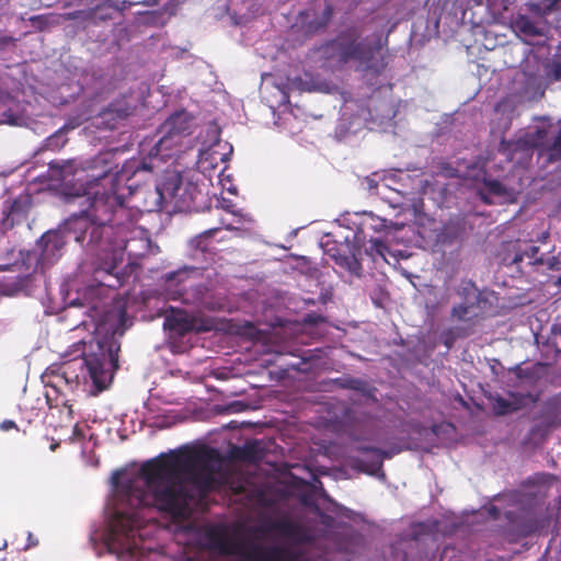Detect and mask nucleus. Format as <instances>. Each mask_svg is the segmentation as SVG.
I'll return each mask as SVG.
<instances>
[{
	"mask_svg": "<svg viewBox=\"0 0 561 561\" xmlns=\"http://www.w3.org/2000/svg\"><path fill=\"white\" fill-rule=\"evenodd\" d=\"M219 459L217 449L205 447L170 451L144 462L139 469V477L144 480L145 486L136 485L131 479L121 485L123 502L128 504L131 511L116 512L108 548L113 549L116 535L121 534L126 539L134 535L140 524L138 508H154L173 520L187 519L192 513L194 494L181 480V476L185 474L201 491H210L215 484L214 463Z\"/></svg>",
	"mask_w": 561,
	"mask_h": 561,
	"instance_id": "1",
	"label": "nucleus"
},
{
	"mask_svg": "<svg viewBox=\"0 0 561 561\" xmlns=\"http://www.w3.org/2000/svg\"><path fill=\"white\" fill-rule=\"evenodd\" d=\"M116 168L111 152H103L84 161L67 160L49 163V170L61 182L64 194L71 197H82L95 190L115 188V186L134 183V175L152 170V165L146 161L129 163L121 170H115Z\"/></svg>",
	"mask_w": 561,
	"mask_h": 561,
	"instance_id": "2",
	"label": "nucleus"
},
{
	"mask_svg": "<svg viewBox=\"0 0 561 561\" xmlns=\"http://www.w3.org/2000/svg\"><path fill=\"white\" fill-rule=\"evenodd\" d=\"M131 195H145V191L130 183L115 188L95 190L84 195L90 202L89 208L71 217L84 218L89 222L85 245L90 251H94L110 236L117 234V230L123 227L117 217L126 214L125 201Z\"/></svg>",
	"mask_w": 561,
	"mask_h": 561,
	"instance_id": "3",
	"label": "nucleus"
},
{
	"mask_svg": "<svg viewBox=\"0 0 561 561\" xmlns=\"http://www.w3.org/2000/svg\"><path fill=\"white\" fill-rule=\"evenodd\" d=\"M149 250V239L125 240L123 238V227H121L117 234L110 236L92 251L95 255L93 262L94 279L111 288L122 286L123 279L117 272V267L122 264L124 254L127 253L129 257L140 259L147 255Z\"/></svg>",
	"mask_w": 561,
	"mask_h": 561,
	"instance_id": "4",
	"label": "nucleus"
},
{
	"mask_svg": "<svg viewBox=\"0 0 561 561\" xmlns=\"http://www.w3.org/2000/svg\"><path fill=\"white\" fill-rule=\"evenodd\" d=\"M144 191L145 197L150 196L142 205L146 211L160 210L164 203H173L180 211H192L197 209L201 195L198 186L175 170H167L153 191Z\"/></svg>",
	"mask_w": 561,
	"mask_h": 561,
	"instance_id": "5",
	"label": "nucleus"
},
{
	"mask_svg": "<svg viewBox=\"0 0 561 561\" xmlns=\"http://www.w3.org/2000/svg\"><path fill=\"white\" fill-rule=\"evenodd\" d=\"M209 548L220 556H234L239 561H302V556L283 546H265L234 539L224 531H210Z\"/></svg>",
	"mask_w": 561,
	"mask_h": 561,
	"instance_id": "6",
	"label": "nucleus"
},
{
	"mask_svg": "<svg viewBox=\"0 0 561 561\" xmlns=\"http://www.w3.org/2000/svg\"><path fill=\"white\" fill-rule=\"evenodd\" d=\"M209 548L220 556H234L239 561H302V556L283 546H265L234 539L224 531H210Z\"/></svg>",
	"mask_w": 561,
	"mask_h": 561,
	"instance_id": "7",
	"label": "nucleus"
},
{
	"mask_svg": "<svg viewBox=\"0 0 561 561\" xmlns=\"http://www.w3.org/2000/svg\"><path fill=\"white\" fill-rule=\"evenodd\" d=\"M88 227L89 222L84 218L70 217L58 229L45 232L37 242L42 261L47 263L56 261L69 239L81 244L88 242Z\"/></svg>",
	"mask_w": 561,
	"mask_h": 561,
	"instance_id": "8",
	"label": "nucleus"
},
{
	"mask_svg": "<svg viewBox=\"0 0 561 561\" xmlns=\"http://www.w3.org/2000/svg\"><path fill=\"white\" fill-rule=\"evenodd\" d=\"M260 530L266 535H275L279 539L284 540L286 545H282L295 552V547H301L312 543L317 536L313 527L308 523L299 519H294L288 516L265 520ZM299 553V551H298ZM302 561H305L304 553Z\"/></svg>",
	"mask_w": 561,
	"mask_h": 561,
	"instance_id": "9",
	"label": "nucleus"
},
{
	"mask_svg": "<svg viewBox=\"0 0 561 561\" xmlns=\"http://www.w3.org/2000/svg\"><path fill=\"white\" fill-rule=\"evenodd\" d=\"M339 55L343 62H356L360 71L379 75L387 67L385 56L381 55V45L367 39H353L341 44Z\"/></svg>",
	"mask_w": 561,
	"mask_h": 561,
	"instance_id": "10",
	"label": "nucleus"
},
{
	"mask_svg": "<svg viewBox=\"0 0 561 561\" xmlns=\"http://www.w3.org/2000/svg\"><path fill=\"white\" fill-rule=\"evenodd\" d=\"M192 116L185 111L171 115L162 125L164 135L151 149L150 157H171L172 150L182 146V139L192 134Z\"/></svg>",
	"mask_w": 561,
	"mask_h": 561,
	"instance_id": "11",
	"label": "nucleus"
},
{
	"mask_svg": "<svg viewBox=\"0 0 561 561\" xmlns=\"http://www.w3.org/2000/svg\"><path fill=\"white\" fill-rule=\"evenodd\" d=\"M463 301L453 307L451 317L459 321H472L479 317L481 293L473 282H463L460 287Z\"/></svg>",
	"mask_w": 561,
	"mask_h": 561,
	"instance_id": "12",
	"label": "nucleus"
},
{
	"mask_svg": "<svg viewBox=\"0 0 561 561\" xmlns=\"http://www.w3.org/2000/svg\"><path fill=\"white\" fill-rule=\"evenodd\" d=\"M137 104L138 101L133 93L122 94L112 101L107 107L100 113V116L110 128H115L117 121L125 119L134 114Z\"/></svg>",
	"mask_w": 561,
	"mask_h": 561,
	"instance_id": "13",
	"label": "nucleus"
},
{
	"mask_svg": "<svg viewBox=\"0 0 561 561\" xmlns=\"http://www.w3.org/2000/svg\"><path fill=\"white\" fill-rule=\"evenodd\" d=\"M267 448L263 440L248 439L241 446L231 445L228 450V458L231 461L257 465L265 458Z\"/></svg>",
	"mask_w": 561,
	"mask_h": 561,
	"instance_id": "14",
	"label": "nucleus"
},
{
	"mask_svg": "<svg viewBox=\"0 0 561 561\" xmlns=\"http://www.w3.org/2000/svg\"><path fill=\"white\" fill-rule=\"evenodd\" d=\"M169 325L180 335H185L190 332H206L211 329V323L190 316L186 312H179L168 318Z\"/></svg>",
	"mask_w": 561,
	"mask_h": 561,
	"instance_id": "15",
	"label": "nucleus"
},
{
	"mask_svg": "<svg viewBox=\"0 0 561 561\" xmlns=\"http://www.w3.org/2000/svg\"><path fill=\"white\" fill-rule=\"evenodd\" d=\"M386 228L387 225L385 219L374 216L373 214L366 215L354 234L355 248L359 251L360 248L366 245V241L369 236H373V233L376 232H381L386 230Z\"/></svg>",
	"mask_w": 561,
	"mask_h": 561,
	"instance_id": "16",
	"label": "nucleus"
},
{
	"mask_svg": "<svg viewBox=\"0 0 561 561\" xmlns=\"http://www.w3.org/2000/svg\"><path fill=\"white\" fill-rule=\"evenodd\" d=\"M83 363L87 366L90 378L99 390L105 388L106 375L105 369V356H98L94 354L87 355L83 358Z\"/></svg>",
	"mask_w": 561,
	"mask_h": 561,
	"instance_id": "17",
	"label": "nucleus"
},
{
	"mask_svg": "<svg viewBox=\"0 0 561 561\" xmlns=\"http://www.w3.org/2000/svg\"><path fill=\"white\" fill-rule=\"evenodd\" d=\"M514 31L517 34L536 37L541 35V31L536 23L527 15H518L512 23Z\"/></svg>",
	"mask_w": 561,
	"mask_h": 561,
	"instance_id": "18",
	"label": "nucleus"
},
{
	"mask_svg": "<svg viewBox=\"0 0 561 561\" xmlns=\"http://www.w3.org/2000/svg\"><path fill=\"white\" fill-rule=\"evenodd\" d=\"M514 398V401H508L502 397H497L493 403V411L496 415H506L508 413L515 412L523 407V396L517 398L516 394L511 393Z\"/></svg>",
	"mask_w": 561,
	"mask_h": 561,
	"instance_id": "19",
	"label": "nucleus"
},
{
	"mask_svg": "<svg viewBox=\"0 0 561 561\" xmlns=\"http://www.w3.org/2000/svg\"><path fill=\"white\" fill-rule=\"evenodd\" d=\"M219 230L220 227H215L203 231L190 241L191 248L203 253L208 252L210 250L211 239Z\"/></svg>",
	"mask_w": 561,
	"mask_h": 561,
	"instance_id": "20",
	"label": "nucleus"
},
{
	"mask_svg": "<svg viewBox=\"0 0 561 561\" xmlns=\"http://www.w3.org/2000/svg\"><path fill=\"white\" fill-rule=\"evenodd\" d=\"M334 385L341 389L354 390L365 393L368 389V383L360 378L342 377L333 380Z\"/></svg>",
	"mask_w": 561,
	"mask_h": 561,
	"instance_id": "21",
	"label": "nucleus"
},
{
	"mask_svg": "<svg viewBox=\"0 0 561 561\" xmlns=\"http://www.w3.org/2000/svg\"><path fill=\"white\" fill-rule=\"evenodd\" d=\"M356 450L358 453H362V454L371 453V454H375L377 456V460L371 463L370 472L379 470L381 468V466H382V460L385 458H391L392 457V453L383 450V449L375 447V446H370V445H358L356 447Z\"/></svg>",
	"mask_w": 561,
	"mask_h": 561,
	"instance_id": "22",
	"label": "nucleus"
},
{
	"mask_svg": "<svg viewBox=\"0 0 561 561\" xmlns=\"http://www.w3.org/2000/svg\"><path fill=\"white\" fill-rule=\"evenodd\" d=\"M332 13L333 10L331 5H325L319 18L307 22L308 32H318L319 30L324 28L329 24Z\"/></svg>",
	"mask_w": 561,
	"mask_h": 561,
	"instance_id": "23",
	"label": "nucleus"
},
{
	"mask_svg": "<svg viewBox=\"0 0 561 561\" xmlns=\"http://www.w3.org/2000/svg\"><path fill=\"white\" fill-rule=\"evenodd\" d=\"M366 242H369V247L365 248V252L369 256L375 257L376 255H379L385 257L386 253L388 252V245L383 240L380 238H375L374 236H369Z\"/></svg>",
	"mask_w": 561,
	"mask_h": 561,
	"instance_id": "24",
	"label": "nucleus"
},
{
	"mask_svg": "<svg viewBox=\"0 0 561 561\" xmlns=\"http://www.w3.org/2000/svg\"><path fill=\"white\" fill-rule=\"evenodd\" d=\"M485 191L488 194L493 196L510 198L512 196L511 190H508L503 183L497 180H491L485 182Z\"/></svg>",
	"mask_w": 561,
	"mask_h": 561,
	"instance_id": "25",
	"label": "nucleus"
},
{
	"mask_svg": "<svg viewBox=\"0 0 561 561\" xmlns=\"http://www.w3.org/2000/svg\"><path fill=\"white\" fill-rule=\"evenodd\" d=\"M339 264L354 276L359 277L362 275L363 267L359 261L355 257V254L342 257Z\"/></svg>",
	"mask_w": 561,
	"mask_h": 561,
	"instance_id": "26",
	"label": "nucleus"
},
{
	"mask_svg": "<svg viewBox=\"0 0 561 561\" xmlns=\"http://www.w3.org/2000/svg\"><path fill=\"white\" fill-rule=\"evenodd\" d=\"M546 73L548 78L554 81L561 80V54L556 55V57L546 65Z\"/></svg>",
	"mask_w": 561,
	"mask_h": 561,
	"instance_id": "27",
	"label": "nucleus"
},
{
	"mask_svg": "<svg viewBox=\"0 0 561 561\" xmlns=\"http://www.w3.org/2000/svg\"><path fill=\"white\" fill-rule=\"evenodd\" d=\"M7 220H11L13 225L15 220H20V217L25 216V209L22 202L15 199L9 207V210L4 213Z\"/></svg>",
	"mask_w": 561,
	"mask_h": 561,
	"instance_id": "28",
	"label": "nucleus"
},
{
	"mask_svg": "<svg viewBox=\"0 0 561 561\" xmlns=\"http://www.w3.org/2000/svg\"><path fill=\"white\" fill-rule=\"evenodd\" d=\"M28 283H30L28 276L19 277L18 282L4 285L3 291L7 295H14V294L23 290L27 286Z\"/></svg>",
	"mask_w": 561,
	"mask_h": 561,
	"instance_id": "29",
	"label": "nucleus"
},
{
	"mask_svg": "<svg viewBox=\"0 0 561 561\" xmlns=\"http://www.w3.org/2000/svg\"><path fill=\"white\" fill-rule=\"evenodd\" d=\"M549 158L551 161H561V126L552 145L549 147Z\"/></svg>",
	"mask_w": 561,
	"mask_h": 561,
	"instance_id": "30",
	"label": "nucleus"
},
{
	"mask_svg": "<svg viewBox=\"0 0 561 561\" xmlns=\"http://www.w3.org/2000/svg\"><path fill=\"white\" fill-rule=\"evenodd\" d=\"M30 22L36 26L38 31H45L48 26V20L44 15H34L30 18Z\"/></svg>",
	"mask_w": 561,
	"mask_h": 561,
	"instance_id": "31",
	"label": "nucleus"
},
{
	"mask_svg": "<svg viewBox=\"0 0 561 561\" xmlns=\"http://www.w3.org/2000/svg\"><path fill=\"white\" fill-rule=\"evenodd\" d=\"M324 322H325V318L323 316L314 313V312L307 313L304 317V323H306V324L317 325V324L324 323Z\"/></svg>",
	"mask_w": 561,
	"mask_h": 561,
	"instance_id": "32",
	"label": "nucleus"
},
{
	"mask_svg": "<svg viewBox=\"0 0 561 561\" xmlns=\"http://www.w3.org/2000/svg\"><path fill=\"white\" fill-rule=\"evenodd\" d=\"M539 252V248L536 245H530L528 250L525 251V255H527L529 259L534 260V263L536 264H542L543 260L540 257H537V254Z\"/></svg>",
	"mask_w": 561,
	"mask_h": 561,
	"instance_id": "33",
	"label": "nucleus"
},
{
	"mask_svg": "<svg viewBox=\"0 0 561 561\" xmlns=\"http://www.w3.org/2000/svg\"><path fill=\"white\" fill-rule=\"evenodd\" d=\"M0 427L3 430V431H9L11 428H14L16 427V424L11 421V420H5L1 423Z\"/></svg>",
	"mask_w": 561,
	"mask_h": 561,
	"instance_id": "34",
	"label": "nucleus"
},
{
	"mask_svg": "<svg viewBox=\"0 0 561 561\" xmlns=\"http://www.w3.org/2000/svg\"><path fill=\"white\" fill-rule=\"evenodd\" d=\"M27 539H28V542H27L26 548L36 547L38 545V539L34 538L31 533H28Z\"/></svg>",
	"mask_w": 561,
	"mask_h": 561,
	"instance_id": "35",
	"label": "nucleus"
},
{
	"mask_svg": "<svg viewBox=\"0 0 561 561\" xmlns=\"http://www.w3.org/2000/svg\"><path fill=\"white\" fill-rule=\"evenodd\" d=\"M110 358H111V362H112L113 366L115 368H117L118 367V365H117V355L113 354L112 351H110Z\"/></svg>",
	"mask_w": 561,
	"mask_h": 561,
	"instance_id": "36",
	"label": "nucleus"
},
{
	"mask_svg": "<svg viewBox=\"0 0 561 561\" xmlns=\"http://www.w3.org/2000/svg\"><path fill=\"white\" fill-rule=\"evenodd\" d=\"M510 146H511V144H510V142H506L505 140H502V142H501V149H500V150H501V151H506V150H508V147H510Z\"/></svg>",
	"mask_w": 561,
	"mask_h": 561,
	"instance_id": "37",
	"label": "nucleus"
},
{
	"mask_svg": "<svg viewBox=\"0 0 561 561\" xmlns=\"http://www.w3.org/2000/svg\"><path fill=\"white\" fill-rule=\"evenodd\" d=\"M60 369L62 370L61 371V376L66 378V381L69 382V379L66 377V374H67V365H62L60 367Z\"/></svg>",
	"mask_w": 561,
	"mask_h": 561,
	"instance_id": "38",
	"label": "nucleus"
},
{
	"mask_svg": "<svg viewBox=\"0 0 561 561\" xmlns=\"http://www.w3.org/2000/svg\"><path fill=\"white\" fill-rule=\"evenodd\" d=\"M128 552V553H131L133 551V547L128 543L126 547L122 548V552Z\"/></svg>",
	"mask_w": 561,
	"mask_h": 561,
	"instance_id": "39",
	"label": "nucleus"
},
{
	"mask_svg": "<svg viewBox=\"0 0 561 561\" xmlns=\"http://www.w3.org/2000/svg\"><path fill=\"white\" fill-rule=\"evenodd\" d=\"M481 197L482 199L486 203V204H492V201L489 199V197L485 195V194H481Z\"/></svg>",
	"mask_w": 561,
	"mask_h": 561,
	"instance_id": "40",
	"label": "nucleus"
},
{
	"mask_svg": "<svg viewBox=\"0 0 561 561\" xmlns=\"http://www.w3.org/2000/svg\"><path fill=\"white\" fill-rule=\"evenodd\" d=\"M0 561H7L4 558L3 549L0 548Z\"/></svg>",
	"mask_w": 561,
	"mask_h": 561,
	"instance_id": "41",
	"label": "nucleus"
},
{
	"mask_svg": "<svg viewBox=\"0 0 561 561\" xmlns=\"http://www.w3.org/2000/svg\"><path fill=\"white\" fill-rule=\"evenodd\" d=\"M220 224L225 226L227 230H232L233 228L230 225H225V222L221 220Z\"/></svg>",
	"mask_w": 561,
	"mask_h": 561,
	"instance_id": "42",
	"label": "nucleus"
},
{
	"mask_svg": "<svg viewBox=\"0 0 561 561\" xmlns=\"http://www.w3.org/2000/svg\"><path fill=\"white\" fill-rule=\"evenodd\" d=\"M514 261H515V262L522 261V255H516V257H515V260H514Z\"/></svg>",
	"mask_w": 561,
	"mask_h": 561,
	"instance_id": "43",
	"label": "nucleus"
},
{
	"mask_svg": "<svg viewBox=\"0 0 561 561\" xmlns=\"http://www.w3.org/2000/svg\"><path fill=\"white\" fill-rule=\"evenodd\" d=\"M57 446H58V444H53V445L50 446V449H51V450H55V449L57 448Z\"/></svg>",
	"mask_w": 561,
	"mask_h": 561,
	"instance_id": "44",
	"label": "nucleus"
}]
</instances>
